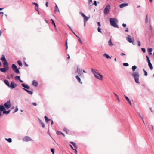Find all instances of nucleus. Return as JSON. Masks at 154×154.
<instances>
[{"label":"nucleus","mask_w":154,"mask_h":154,"mask_svg":"<svg viewBox=\"0 0 154 154\" xmlns=\"http://www.w3.org/2000/svg\"><path fill=\"white\" fill-rule=\"evenodd\" d=\"M32 104V105L35 106H36L37 105L36 103H33Z\"/></svg>","instance_id":"13d9d810"},{"label":"nucleus","mask_w":154,"mask_h":154,"mask_svg":"<svg viewBox=\"0 0 154 154\" xmlns=\"http://www.w3.org/2000/svg\"><path fill=\"white\" fill-rule=\"evenodd\" d=\"M15 80H20V76H17L15 77Z\"/></svg>","instance_id":"72a5a7b5"},{"label":"nucleus","mask_w":154,"mask_h":154,"mask_svg":"<svg viewBox=\"0 0 154 154\" xmlns=\"http://www.w3.org/2000/svg\"><path fill=\"white\" fill-rule=\"evenodd\" d=\"M148 52V53H149V55H151L152 54L151 52H152V49L151 48H148L147 49Z\"/></svg>","instance_id":"6ab92c4d"},{"label":"nucleus","mask_w":154,"mask_h":154,"mask_svg":"<svg viewBox=\"0 0 154 154\" xmlns=\"http://www.w3.org/2000/svg\"><path fill=\"white\" fill-rule=\"evenodd\" d=\"M17 63L20 66H22V64L21 63V62L20 61V60L18 61Z\"/></svg>","instance_id":"7c9ffc66"},{"label":"nucleus","mask_w":154,"mask_h":154,"mask_svg":"<svg viewBox=\"0 0 154 154\" xmlns=\"http://www.w3.org/2000/svg\"><path fill=\"white\" fill-rule=\"evenodd\" d=\"M4 83L8 87H10V84L8 81L7 80H4Z\"/></svg>","instance_id":"f3484780"},{"label":"nucleus","mask_w":154,"mask_h":154,"mask_svg":"<svg viewBox=\"0 0 154 154\" xmlns=\"http://www.w3.org/2000/svg\"><path fill=\"white\" fill-rule=\"evenodd\" d=\"M60 134L62 135L64 137L65 136L64 134L63 133L58 131V135H60Z\"/></svg>","instance_id":"a19ab883"},{"label":"nucleus","mask_w":154,"mask_h":154,"mask_svg":"<svg viewBox=\"0 0 154 154\" xmlns=\"http://www.w3.org/2000/svg\"><path fill=\"white\" fill-rule=\"evenodd\" d=\"M148 22V16L147 15H146V23H147Z\"/></svg>","instance_id":"a18cd8bd"},{"label":"nucleus","mask_w":154,"mask_h":154,"mask_svg":"<svg viewBox=\"0 0 154 154\" xmlns=\"http://www.w3.org/2000/svg\"><path fill=\"white\" fill-rule=\"evenodd\" d=\"M48 2H47L46 3L45 5L46 6V7H48Z\"/></svg>","instance_id":"680f3d73"},{"label":"nucleus","mask_w":154,"mask_h":154,"mask_svg":"<svg viewBox=\"0 0 154 154\" xmlns=\"http://www.w3.org/2000/svg\"><path fill=\"white\" fill-rule=\"evenodd\" d=\"M74 150L75 151V153L76 154H77L78 152H77V150H76V149H74Z\"/></svg>","instance_id":"bf43d9fd"},{"label":"nucleus","mask_w":154,"mask_h":154,"mask_svg":"<svg viewBox=\"0 0 154 154\" xmlns=\"http://www.w3.org/2000/svg\"><path fill=\"white\" fill-rule=\"evenodd\" d=\"M38 82L35 80H33L32 82V85H33L37 86L38 85Z\"/></svg>","instance_id":"a211bd4d"},{"label":"nucleus","mask_w":154,"mask_h":154,"mask_svg":"<svg viewBox=\"0 0 154 154\" xmlns=\"http://www.w3.org/2000/svg\"><path fill=\"white\" fill-rule=\"evenodd\" d=\"M80 13L81 15L83 17H85V15L83 13H82V12H80Z\"/></svg>","instance_id":"58836bf2"},{"label":"nucleus","mask_w":154,"mask_h":154,"mask_svg":"<svg viewBox=\"0 0 154 154\" xmlns=\"http://www.w3.org/2000/svg\"><path fill=\"white\" fill-rule=\"evenodd\" d=\"M17 86V85L14 82H12L10 85V87L12 89L15 88Z\"/></svg>","instance_id":"9d476101"},{"label":"nucleus","mask_w":154,"mask_h":154,"mask_svg":"<svg viewBox=\"0 0 154 154\" xmlns=\"http://www.w3.org/2000/svg\"><path fill=\"white\" fill-rule=\"evenodd\" d=\"M23 140L24 141L28 142L32 141V140L28 136H25L23 139Z\"/></svg>","instance_id":"0eeeda50"},{"label":"nucleus","mask_w":154,"mask_h":154,"mask_svg":"<svg viewBox=\"0 0 154 154\" xmlns=\"http://www.w3.org/2000/svg\"><path fill=\"white\" fill-rule=\"evenodd\" d=\"M4 13L3 12H0V14H2V17L4 15Z\"/></svg>","instance_id":"4d7b16f0"},{"label":"nucleus","mask_w":154,"mask_h":154,"mask_svg":"<svg viewBox=\"0 0 154 154\" xmlns=\"http://www.w3.org/2000/svg\"><path fill=\"white\" fill-rule=\"evenodd\" d=\"M64 130L66 132L67 134H68L69 130H68L66 128H64Z\"/></svg>","instance_id":"c9c22d12"},{"label":"nucleus","mask_w":154,"mask_h":154,"mask_svg":"<svg viewBox=\"0 0 154 154\" xmlns=\"http://www.w3.org/2000/svg\"><path fill=\"white\" fill-rule=\"evenodd\" d=\"M150 29L151 30H152V27L151 25H150Z\"/></svg>","instance_id":"0e129e2a"},{"label":"nucleus","mask_w":154,"mask_h":154,"mask_svg":"<svg viewBox=\"0 0 154 154\" xmlns=\"http://www.w3.org/2000/svg\"><path fill=\"white\" fill-rule=\"evenodd\" d=\"M54 13H57L58 12V10H57V6L56 4V6L55 8V10H54Z\"/></svg>","instance_id":"bb28decb"},{"label":"nucleus","mask_w":154,"mask_h":154,"mask_svg":"<svg viewBox=\"0 0 154 154\" xmlns=\"http://www.w3.org/2000/svg\"><path fill=\"white\" fill-rule=\"evenodd\" d=\"M137 44H138V45L139 46H140V45H141L140 43V42L139 41H137Z\"/></svg>","instance_id":"49530a36"},{"label":"nucleus","mask_w":154,"mask_h":154,"mask_svg":"<svg viewBox=\"0 0 154 154\" xmlns=\"http://www.w3.org/2000/svg\"><path fill=\"white\" fill-rule=\"evenodd\" d=\"M73 145L74 146L75 149H77V146H76V144L75 143Z\"/></svg>","instance_id":"3c124183"},{"label":"nucleus","mask_w":154,"mask_h":154,"mask_svg":"<svg viewBox=\"0 0 154 154\" xmlns=\"http://www.w3.org/2000/svg\"><path fill=\"white\" fill-rule=\"evenodd\" d=\"M147 62H148V63H149V62H150V60H149V58H148V59H147Z\"/></svg>","instance_id":"e2e57ef3"},{"label":"nucleus","mask_w":154,"mask_h":154,"mask_svg":"<svg viewBox=\"0 0 154 154\" xmlns=\"http://www.w3.org/2000/svg\"><path fill=\"white\" fill-rule=\"evenodd\" d=\"M122 26L124 27H125L126 26V24H125L124 23H123L122 24Z\"/></svg>","instance_id":"6e6d98bb"},{"label":"nucleus","mask_w":154,"mask_h":154,"mask_svg":"<svg viewBox=\"0 0 154 154\" xmlns=\"http://www.w3.org/2000/svg\"><path fill=\"white\" fill-rule=\"evenodd\" d=\"M128 5V4L127 3H122L120 5L119 7L120 8H122L124 7H125L127 6Z\"/></svg>","instance_id":"ddd939ff"},{"label":"nucleus","mask_w":154,"mask_h":154,"mask_svg":"<svg viewBox=\"0 0 154 154\" xmlns=\"http://www.w3.org/2000/svg\"><path fill=\"white\" fill-rule=\"evenodd\" d=\"M51 21H52V24L53 25H54V24L55 23L54 21L52 19H51Z\"/></svg>","instance_id":"603ef678"},{"label":"nucleus","mask_w":154,"mask_h":154,"mask_svg":"<svg viewBox=\"0 0 154 154\" xmlns=\"http://www.w3.org/2000/svg\"><path fill=\"white\" fill-rule=\"evenodd\" d=\"M32 4L33 5H35V9L38 11V13H39V11L38 10V4L35 2H33Z\"/></svg>","instance_id":"9b49d317"},{"label":"nucleus","mask_w":154,"mask_h":154,"mask_svg":"<svg viewBox=\"0 0 154 154\" xmlns=\"http://www.w3.org/2000/svg\"><path fill=\"white\" fill-rule=\"evenodd\" d=\"M21 85L23 87L25 88H26L27 89H29L30 88V87L29 86L27 85H26L25 84H21Z\"/></svg>","instance_id":"f8f14e48"},{"label":"nucleus","mask_w":154,"mask_h":154,"mask_svg":"<svg viewBox=\"0 0 154 154\" xmlns=\"http://www.w3.org/2000/svg\"><path fill=\"white\" fill-rule=\"evenodd\" d=\"M123 65L125 66H128L129 65L127 63H124L123 64Z\"/></svg>","instance_id":"79ce46f5"},{"label":"nucleus","mask_w":154,"mask_h":154,"mask_svg":"<svg viewBox=\"0 0 154 154\" xmlns=\"http://www.w3.org/2000/svg\"><path fill=\"white\" fill-rule=\"evenodd\" d=\"M5 140L9 143H11L12 142V139L11 138H5Z\"/></svg>","instance_id":"2f4dec72"},{"label":"nucleus","mask_w":154,"mask_h":154,"mask_svg":"<svg viewBox=\"0 0 154 154\" xmlns=\"http://www.w3.org/2000/svg\"><path fill=\"white\" fill-rule=\"evenodd\" d=\"M76 36L78 38V41H79L81 43V44H82V41H81L80 38L79 37H78V36Z\"/></svg>","instance_id":"4c0bfd02"},{"label":"nucleus","mask_w":154,"mask_h":154,"mask_svg":"<svg viewBox=\"0 0 154 154\" xmlns=\"http://www.w3.org/2000/svg\"><path fill=\"white\" fill-rule=\"evenodd\" d=\"M76 78L77 79V81L80 83L82 84V82L81 81V79L80 78L78 75H76L75 76Z\"/></svg>","instance_id":"4468645a"},{"label":"nucleus","mask_w":154,"mask_h":154,"mask_svg":"<svg viewBox=\"0 0 154 154\" xmlns=\"http://www.w3.org/2000/svg\"><path fill=\"white\" fill-rule=\"evenodd\" d=\"M117 21L116 19L111 18L110 19V24L112 26L116 28H119L118 26L116 24Z\"/></svg>","instance_id":"f03ea898"},{"label":"nucleus","mask_w":154,"mask_h":154,"mask_svg":"<svg viewBox=\"0 0 154 154\" xmlns=\"http://www.w3.org/2000/svg\"><path fill=\"white\" fill-rule=\"evenodd\" d=\"M66 49H67V48H68V46H67V41H66Z\"/></svg>","instance_id":"5fc2aeb1"},{"label":"nucleus","mask_w":154,"mask_h":154,"mask_svg":"<svg viewBox=\"0 0 154 154\" xmlns=\"http://www.w3.org/2000/svg\"><path fill=\"white\" fill-rule=\"evenodd\" d=\"M125 98L126 100L128 103L129 105L131 106V102L130 100H129V99L125 95Z\"/></svg>","instance_id":"2eb2a0df"},{"label":"nucleus","mask_w":154,"mask_h":154,"mask_svg":"<svg viewBox=\"0 0 154 154\" xmlns=\"http://www.w3.org/2000/svg\"><path fill=\"white\" fill-rule=\"evenodd\" d=\"M51 151L52 153V154H54V149L52 148L51 149Z\"/></svg>","instance_id":"ea45409f"},{"label":"nucleus","mask_w":154,"mask_h":154,"mask_svg":"<svg viewBox=\"0 0 154 154\" xmlns=\"http://www.w3.org/2000/svg\"><path fill=\"white\" fill-rule=\"evenodd\" d=\"M126 40L130 43H132L133 44L134 39V38H131L130 35H128V36L126 37Z\"/></svg>","instance_id":"6e6552de"},{"label":"nucleus","mask_w":154,"mask_h":154,"mask_svg":"<svg viewBox=\"0 0 154 154\" xmlns=\"http://www.w3.org/2000/svg\"><path fill=\"white\" fill-rule=\"evenodd\" d=\"M121 56H123V55H125V54H124V53H122L121 54Z\"/></svg>","instance_id":"774afa93"},{"label":"nucleus","mask_w":154,"mask_h":154,"mask_svg":"<svg viewBox=\"0 0 154 154\" xmlns=\"http://www.w3.org/2000/svg\"><path fill=\"white\" fill-rule=\"evenodd\" d=\"M5 110V109L4 107V106L3 105H0V111H4Z\"/></svg>","instance_id":"dca6fc26"},{"label":"nucleus","mask_w":154,"mask_h":154,"mask_svg":"<svg viewBox=\"0 0 154 154\" xmlns=\"http://www.w3.org/2000/svg\"><path fill=\"white\" fill-rule=\"evenodd\" d=\"M148 65L150 68V69L151 70H152L153 69V66L151 62L148 63Z\"/></svg>","instance_id":"b1692460"},{"label":"nucleus","mask_w":154,"mask_h":154,"mask_svg":"<svg viewBox=\"0 0 154 154\" xmlns=\"http://www.w3.org/2000/svg\"><path fill=\"white\" fill-rule=\"evenodd\" d=\"M137 68V67L135 66H134L132 67V70L133 71H134Z\"/></svg>","instance_id":"c85d7f7f"},{"label":"nucleus","mask_w":154,"mask_h":154,"mask_svg":"<svg viewBox=\"0 0 154 154\" xmlns=\"http://www.w3.org/2000/svg\"><path fill=\"white\" fill-rule=\"evenodd\" d=\"M125 31L127 32H128V28H126V29L125 30Z\"/></svg>","instance_id":"338daca9"},{"label":"nucleus","mask_w":154,"mask_h":154,"mask_svg":"<svg viewBox=\"0 0 154 154\" xmlns=\"http://www.w3.org/2000/svg\"><path fill=\"white\" fill-rule=\"evenodd\" d=\"M97 24L99 27L101 26V24L99 22H97Z\"/></svg>","instance_id":"8fccbe9b"},{"label":"nucleus","mask_w":154,"mask_h":154,"mask_svg":"<svg viewBox=\"0 0 154 154\" xmlns=\"http://www.w3.org/2000/svg\"><path fill=\"white\" fill-rule=\"evenodd\" d=\"M108 44L110 46H112L113 45V44H112V42L111 38L110 39V40L108 41Z\"/></svg>","instance_id":"412c9836"},{"label":"nucleus","mask_w":154,"mask_h":154,"mask_svg":"<svg viewBox=\"0 0 154 154\" xmlns=\"http://www.w3.org/2000/svg\"><path fill=\"white\" fill-rule=\"evenodd\" d=\"M132 76L134 77L135 82L138 84L140 83L139 81L140 75L138 72H134L132 74Z\"/></svg>","instance_id":"7ed1b4c3"},{"label":"nucleus","mask_w":154,"mask_h":154,"mask_svg":"<svg viewBox=\"0 0 154 154\" xmlns=\"http://www.w3.org/2000/svg\"><path fill=\"white\" fill-rule=\"evenodd\" d=\"M38 119L39 120V121L40 123H41V124L42 125V127L43 128H44L45 125V124L41 120L39 119Z\"/></svg>","instance_id":"4be33fe9"},{"label":"nucleus","mask_w":154,"mask_h":154,"mask_svg":"<svg viewBox=\"0 0 154 154\" xmlns=\"http://www.w3.org/2000/svg\"><path fill=\"white\" fill-rule=\"evenodd\" d=\"M113 94L116 96V97L117 99V100H118V101L119 102H120V99L119 98V97L118 96V95L116 94L115 93H113Z\"/></svg>","instance_id":"473e14b6"},{"label":"nucleus","mask_w":154,"mask_h":154,"mask_svg":"<svg viewBox=\"0 0 154 154\" xmlns=\"http://www.w3.org/2000/svg\"><path fill=\"white\" fill-rule=\"evenodd\" d=\"M12 68L13 70H14L15 69L17 68V67L15 64H13L12 65Z\"/></svg>","instance_id":"aec40b11"},{"label":"nucleus","mask_w":154,"mask_h":154,"mask_svg":"<svg viewBox=\"0 0 154 154\" xmlns=\"http://www.w3.org/2000/svg\"><path fill=\"white\" fill-rule=\"evenodd\" d=\"M90 18L89 17H87L86 16H85V17H84V22H86L87 21L88 19Z\"/></svg>","instance_id":"5701e85b"},{"label":"nucleus","mask_w":154,"mask_h":154,"mask_svg":"<svg viewBox=\"0 0 154 154\" xmlns=\"http://www.w3.org/2000/svg\"><path fill=\"white\" fill-rule=\"evenodd\" d=\"M101 29L100 28V27H99L97 29L98 32L100 33H101Z\"/></svg>","instance_id":"37998d69"},{"label":"nucleus","mask_w":154,"mask_h":154,"mask_svg":"<svg viewBox=\"0 0 154 154\" xmlns=\"http://www.w3.org/2000/svg\"><path fill=\"white\" fill-rule=\"evenodd\" d=\"M110 9L109 5H108L104 9V13L105 15H107L109 13Z\"/></svg>","instance_id":"39448f33"},{"label":"nucleus","mask_w":154,"mask_h":154,"mask_svg":"<svg viewBox=\"0 0 154 154\" xmlns=\"http://www.w3.org/2000/svg\"><path fill=\"white\" fill-rule=\"evenodd\" d=\"M18 108H16L15 110V111L14 112H17V111H18Z\"/></svg>","instance_id":"052dcab7"},{"label":"nucleus","mask_w":154,"mask_h":154,"mask_svg":"<svg viewBox=\"0 0 154 154\" xmlns=\"http://www.w3.org/2000/svg\"><path fill=\"white\" fill-rule=\"evenodd\" d=\"M141 50L143 53H145L146 52L145 49L144 48H142Z\"/></svg>","instance_id":"c03bdc74"},{"label":"nucleus","mask_w":154,"mask_h":154,"mask_svg":"<svg viewBox=\"0 0 154 154\" xmlns=\"http://www.w3.org/2000/svg\"><path fill=\"white\" fill-rule=\"evenodd\" d=\"M93 4H94L95 5V6H97V2L96 1H95L94 2V3Z\"/></svg>","instance_id":"09e8293b"},{"label":"nucleus","mask_w":154,"mask_h":154,"mask_svg":"<svg viewBox=\"0 0 154 154\" xmlns=\"http://www.w3.org/2000/svg\"><path fill=\"white\" fill-rule=\"evenodd\" d=\"M3 66L4 68H0V71L2 72L5 73L9 69L8 65H3Z\"/></svg>","instance_id":"20e7f679"},{"label":"nucleus","mask_w":154,"mask_h":154,"mask_svg":"<svg viewBox=\"0 0 154 154\" xmlns=\"http://www.w3.org/2000/svg\"><path fill=\"white\" fill-rule=\"evenodd\" d=\"M1 60H2L3 63V65H7L8 64L5 58V56L3 55H2L1 58Z\"/></svg>","instance_id":"423d86ee"},{"label":"nucleus","mask_w":154,"mask_h":154,"mask_svg":"<svg viewBox=\"0 0 154 154\" xmlns=\"http://www.w3.org/2000/svg\"><path fill=\"white\" fill-rule=\"evenodd\" d=\"M80 71V69H79L78 68H77V72L78 73V74H79V72Z\"/></svg>","instance_id":"de8ad7c7"},{"label":"nucleus","mask_w":154,"mask_h":154,"mask_svg":"<svg viewBox=\"0 0 154 154\" xmlns=\"http://www.w3.org/2000/svg\"><path fill=\"white\" fill-rule=\"evenodd\" d=\"M23 89L24 90H25L26 91H27L28 93H29V94L32 95V92L30 91H29V90H27L26 89L24 88H23Z\"/></svg>","instance_id":"393cba45"},{"label":"nucleus","mask_w":154,"mask_h":154,"mask_svg":"<svg viewBox=\"0 0 154 154\" xmlns=\"http://www.w3.org/2000/svg\"><path fill=\"white\" fill-rule=\"evenodd\" d=\"M45 121L47 122L51 120V119L48 118L46 116H45Z\"/></svg>","instance_id":"a878e982"},{"label":"nucleus","mask_w":154,"mask_h":154,"mask_svg":"<svg viewBox=\"0 0 154 154\" xmlns=\"http://www.w3.org/2000/svg\"><path fill=\"white\" fill-rule=\"evenodd\" d=\"M92 0H89L88 3L89 4H90L92 3Z\"/></svg>","instance_id":"864d4df0"},{"label":"nucleus","mask_w":154,"mask_h":154,"mask_svg":"<svg viewBox=\"0 0 154 154\" xmlns=\"http://www.w3.org/2000/svg\"><path fill=\"white\" fill-rule=\"evenodd\" d=\"M150 127V128H151L152 129V130H153V126L152 125H151Z\"/></svg>","instance_id":"69168bd1"},{"label":"nucleus","mask_w":154,"mask_h":154,"mask_svg":"<svg viewBox=\"0 0 154 154\" xmlns=\"http://www.w3.org/2000/svg\"><path fill=\"white\" fill-rule=\"evenodd\" d=\"M10 112V110H9L8 111H6L5 110L3 112V113L4 114H9Z\"/></svg>","instance_id":"cd10ccee"},{"label":"nucleus","mask_w":154,"mask_h":154,"mask_svg":"<svg viewBox=\"0 0 154 154\" xmlns=\"http://www.w3.org/2000/svg\"><path fill=\"white\" fill-rule=\"evenodd\" d=\"M4 106L7 109H8L11 107V104L10 101H7L4 104Z\"/></svg>","instance_id":"1a4fd4ad"},{"label":"nucleus","mask_w":154,"mask_h":154,"mask_svg":"<svg viewBox=\"0 0 154 154\" xmlns=\"http://www.w3.org/2000/svg\"><path fill=\"white\" fill-rule=\"evenodd\" d=\"M15 72L17 74H19L20 73V71L19 70V69L17 68L16 69H15Z\"/></svg>","instance_id":"f704fd0d"},{"label":"nucleus","mask_w":154,"mask_h":154,"mask_svg":"<svg viewBox=\"0 0 154 154\" xmlns=\"http://www.w3.org/2000/svg\"><path fill=\"white\" fill-rule=\"evenodd\" d=\"M103 56H104L105 57H106L107 59H108V58H111L110 57L109 55H107L106 54H104Z\"/></svg>","instance_id":"c756f323"},{"label":"nucleus","mask_w":154,"mask_h":154,"mask_svg":"<svg viewBox=\"0 0 154 154\" xmlns=\"http://www.w3.org/2000/svg\"><path fill=\"white\" fill-rule=\"evenodd\" d=\"M91 71L95 77L100 80H102L103 76L100 73H97L96 72L95 69H91Z\"/></svg>","instance_id":"f257e3e1"},{"label":"nucleus","mask_w":154,"mask_h":154,"mask_svg":"<svg viewBox=\"0 0 154 154\" xmlns=\"http://www.w3.org/2000/svg\"><path fill=\"white\" fill-rule=\"evenodd\" d=\"M143 71L144 72V75L146 76H147L148 74L147 72L146 71H145L144 69H143Z\"/></svg>","instance_id":"e433bc0d"}]
</instances>
